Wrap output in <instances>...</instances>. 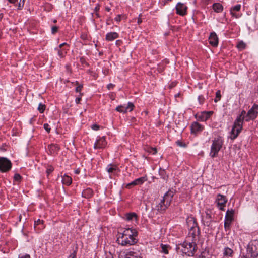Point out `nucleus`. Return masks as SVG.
I'll list each match as a JSON object with an SVG mask.
<instances>
[{"label": "nucleus", "mask_w": 258, "mask_h": 258, "mask_svg": "<svg viewBox=\"0 0 258 258\" xmlns=\"http://www.w3.org/2000/svg\"><path fill=\"white\" fill-rule=\"evenodd\" d=\"M258 114V105L254 104L252 108L249 109L247 114L244 110H242L234 122V125L231 131V133L234 135L233 139L236 138L240 132L244 119L246 121L250 120H254L256 118Z\"/></svg>", "instance_id": "nucleus-1"}, {"label": "nucleus", "mask_w": 258, "mask_h": 258, "mask_svg": "<svg viewBox=\"0 0 258 258\" xmlns=\"http://www.w3.org/2000/svg\"><path fill=\"white\" fill-rule=\"evenodd\" d=\"M137 232L134 229L127 228L122 233H119L117 241L122 245H133L136 243L135 237Z\"/></svg>", "instance_id": "nucleus-2"}, {"label": "nucleus", "mask_w": 258, "mask_h": 258, "mask_svg": "<svg viewBox=\"0 0 258 258\" xmlns=\"http://www.w3.org/2000/svg\"><path fill=\"white\" fill-rule=\"evenodd\" d=\"M174 193L172 191L169 190L164 196L163 199L156 204V209L159 212L164 211L170 205Z\"/></svg>", "instance_id": "nucleus-3"}, {"label": "nucleus", "mask_w": 258, "mask_h": 258, "mask_svg": "<svg viewBox=\"0 0 258 258\" xmlns=\"http://www.w3.org/2000/svg\"><path fill=\"white\" fill-rule=\"evenodd\" d=\"M223 141L221 137H218L213 140L211 152L210 153V155L212 158L217 156L219 151L221 149Z\"/></svg>", "instance_id": "nucleus-4"}, {"label": "nucleus", "mask_w": 258, "mask_h": 258, "mask_svg": "<svg viewBox=\"0 0 258 258\" xmlns=\"http://www.w3.org/2000/svg\"><path fill=\"white\" fill-rule=\"evenodd\" d=\"M186 223L190 230L189 233L192 234L194 237L198 236L199 234V230L196 219L192 217H189L186 219Z\"/></svg>", "instance_id": "nucleus-5"}, {"label": "nucleus", "mask_w": 258, "mask_h": 258, "mask_svg": "<svg viewBox=\"0 0 258 258\" xmlns=\"http://www.w3.org/2000/svg\"><path fill=\"white\" fill-rule=\"evenodd\" d=\"M182 251L183 253L189 256H192L196 250V245L194 242H185L183 243Z\"/></svg>", "instance_id": "nucleus-6"}, {"label": "nucleus", "mask_w": 258, "mask_h": 258, "mask_svg": "<svg viewBox=\"0 0 258 258\" xmlns=\"http://www.w3.org/2000/svg\"><path fill=\"white\" fill-rule=\"evenodd\" d=\"M12 168V163L10 160L6 157H0V171L7 172Z\"/></svg>", "instance_id": "nucleus-7"}, {"label": "nucleus", "mask_w": 258, "mask_h": 258, "mask_svg": "<svg viewBox=\"0 0 258 258\" xmlns=\"http://www.w3.org/2000/svg\"><path fill=\"white\" fill-rule=\"evenodd\" d=\"M234 213V211L233 210H228L226 212L224 223L225 229L229 228L231 223L233 220Z\"/></svg>", "instance_id": "nucleus-8"}, {"label": "nucleus", "mask_w": 258, "mask_h": 258, "mask_svg": "<svg viewBox=\"0 0 258 258\" xmlns=\"http://www.w3.org/2000/svg\"><path fill=\"white\" fill-rule=\"evenodd\" d=\"M244 258H258V248L252 247V250H250L249 246L247 247V253Z\"/></svg>", "instance_id": "nucleus-9"}, {"label": "nucleus", "mask_w": 258, "mask_h": 258, "mask_svg": "<svg viewBox=\"0 0 258 258\" xmlns=\"http://www.w3.org/2000/svg\"><path fill=\"white\" fill-rule=\"evenodd\" d=\"M187 7L183 3H178L176 6L177 13L180 15L183 16L186 14Z\"/></svg>", "instance_id": "nucleus-10"}, {"label": "nucleus", "mask_w": 258, "mask_h": 258, "mask_svg": "<svg viewBox=\"0 0 258 258\" xmlns=\"http://www.w3.org/2000/svg\"><path fill=\"white\" fill-rule=\"evenodd\" d=\"M134 104L131 102H129L127 106L122 105L117 106L116 108V110L120 112L125 113L128 110H129L130 111H132L134 109Z\"/></svg>", "instance_id": "nucleus-11"}, {"label": "nucleus", "mask_w": 258, "mask_h": 258, "mask_svg": "<svg viewBox=\"0 0 258 258\" xmlns=\"http://www.w3.org/2000/svg\"><path fill=\"white\" fill-rule=\"evenodd\" d=\"M216 202L219 209L223 210V208L227 202V200L225 197L221 194L218 195Z\"/></svg>", "instance_id": "nucleus-12"}, {"label": "nucleus", "mask_w": 258, "mask_h": 258, "mask_svg": "<svg viewBox=\"0 0 258 258\" xmlns=\"http://www.w3.org/2000/svg\"><path fill=\"white\" fill-rule=\"evenodd\" d=\"M147 180L146 177H142L135 179L134 181L126 184V187L130 188L131 186H136L142 184L145 181Z\"/></svg>", "instance_id": "nucleus-13"}, {"label": "nucleus", "mask_w": 258, "mask_h": 258, "mask_svg": "<svg viewBox=\"0 0 258 258\" xmlns=\"http://www.w3.org/2000/svg\"><path fill=\"white\" fill-rule=\"evenodd\" d=\"M107 144L104 137H102L98 139L94 144V148L95 149H101L104 148Z\"/></svg>", "instance_id": "nucleus-14"}, {"label": "nucleus", "mask_w": 258, "mask_h": 258, "mask_svg": "<svg viewBox=\"0 0 258 258\" xmlns=\"http://www.w3.org/2000/svg\"><path fill=\"white\" fill-rule=\"evenodd\" d=\"M209 43L213 46H217L218 43V38L215 32L211 33L209 38Z\"/></svg>", "instance_id": "nucleus-15"}, {"label": "nucleus", "mask_w": 258, "mask_h": 258, "mask_svg": "<svg viewBox=\"0 0 258 258\" xmlns=\"http://www.w3.org/2000/svg\"><path fill=\"white\" fill-rule=\"evenodd\" d=\"M65 45H67V43H63L60 44L59 46V48L57 49L58 51V55L60 58H63L67 53V50L66 49L62 48V46Z\"/></svg>", "instance_id": "nucleus-16"}, {"label": "nucleus", "mask_w": 258, "mask_h": 258, "mask_svg": "<svg viewBox=\"0 0 258 258\" xmlns=\"http://www.w3.org/2000/svg\"><path fill=\"white\" fill-rule=\"evenodd\" d=\"M123 256V258H142L139 253L134 251H127Z\"/></svg>", "instance_id": "nucleus-17"}, {"label": "nucleus", "mask_w": 258, "mask_h": 258, "mask_svg": "<svg viewBox=\"0 0 258 258\" xmlns=\"http://www.w3.org/2000/svg\"><path fill=\"white\" fill-rule=\"evenodd\" d=\"M48 152L50 154L56 153L59 150V147L56 144H50L48 146Z\"/></svg>", "instance_id": "nucleus-18"}, {"label": "nucleus", "mask_w": 258, "mask_h": 258, "mask_svg": "<svg viewBox=\"0 0 258 258\" xmlns=\"http://www.w3.org/2000/svg\"><path fill=\"white\" fill-rule=\"evenodd\" d=\"M202 130L201 125L198 122H194L191 125V132L192 133L196 134L198 131Z\"/></svg>", "instance_id": "nucleus-19"}, {"label": "nucleus", "mask_w": 258, "mask_h": 258, "mask_svg": "<svg viewBox=\"0 0 258 258\" xmlns=\"http://www.w3.org/2000/svg\"><path fill=\"white\" fill-rule=\"evenodd\" d=\"M118 34L116 32H110L106 34V39L107 41H112L118 38Z\"/></svg>", "instance_id": "nucleus-20"}, {"label": "nucleus", "mask_w": 258, "mask_h": 258, "mask_svg": "<svg viewBox=\"0 0 258 258\" xmlns=\"http://www.w3.org/2000/svg\"><path fill=\"white\" fill-rule=\"evenodd\" d=\"M106 169L109 173H115L118 171V168L115 165H109L107 167Z\"/></svg>", "instance_id": "nucleus-21"}, {"label": "nucleus", "mask_w": 258, "mask_h": 258, "mask_svg": "<svg viewBox=\"0 0 258 258\" xmlns=\"http://www.w3.org/2000/svg\"><path fill=\"white\" fill-rule=\"evenodd\" d=\"M72 179L71 177L64 175L62 176V182L64 184L69 185L72 183Z\"/></svg>", "instance_id": "nucleus-22"}, {"label": "nucleus", "mask_w": 258, "mask_h": 258, "mask_svg": "<svg viewBox=\"0 0 258 258\" xmlns=\"http://www.w3.org/2000/svg\"><path fill=\"white\" fill-rule=\"evenodd\" d=\"M82 196L86 198H90L93 195V191L90 188H87L82 192Z\"/></svg>", "instance_id": "nucleus-23"}, {"label": "nucleus", "mask_w": 258, "mask_h": 258, "mask_svg": "<svg viewBox=\"0 0 258 258\" xmlns=\"http://www.w3.org/2000/svg\"><path fill=\"white\" fill-rule=\"evenodd\" d=\"M213 8L216 12L219 13L222 11L223 6L220 3H215L213 5Z\"/></svg>", "instance_id": "nucleus-24"}, {"label": "nucleus", "mask_w": 258, "mask_h": 258, "mask_svg": "<svg viewBox=\"0 0 258 258\" xmlns=\"http://www.w3.org/2000/svg\"><path fill=\"white\" fill-rule=\"evenodd\" d=\"M34 226L35 228H37L38 229H43L44 227L43 225V221L40 219H38L37 221H35Z\"/></svg>", "instance_id": "nucleus-25"}, {"label": "nucleus", "mask_w": 258, "mask_h": 258, "mask_svg": "<svg viewBox=\"0 0 258 258\" xmlns=\"http://www.w3.org/2000/svg\"><path fill=\"white\" fill-rule=\"evenodd\" d=\"M233 250L229 248L225 247L224 249L223 255L224 256H232Z\"/></svg>", "instance_id": "nucleus-26"}, {"label": "nucleus", "mask_w": 258, "mask_h": 258, "mask_svg": "<svg viewBox=\"0 0 258 258\" xmlns=\"http://www.w3.org/2000/svg\"><path fill=\"white\" fill-rule=\"evenodd\" d=\"M212 114V112H203L199 117L201 118V120L202 121H205L207 120Z\"/></svg>", "instance_id": "nucleus-27"}, {"label": "nucleus", "mask_w": 258, "mask_h": 258, "mask_svg": "<svg viewBox=\"0 0 258 258\" xmlns=\"http://www.w3.org/2000/svg\"><path fill=\"white\" fill-rule=\"evenodd\" d=\"M240 8H241L240 5H236V6L233 7L230 10V13H231V14L232 15V16L235 17L236 18H237V16L236 15V14L235 13L233 12V11H239L240 10Z\"/></svg>", "instance_id": "nucleus-28"}, {"label": "nucleus", "mask_w": 258, "mask_h": 258, "mask_svg": "<svg viewBox=\"0 0 258 258\" xmlns=\"http://www.w3.org/2000/svg\"><path fill=\"white\" fill-rule=\"evenodd\" d=\"M161 247L162 248V252L166 254L168 253V248H170V247L168 245L162 244L161 245Z\"/></svg>", "instance_id": "nucleus-29"}, {"label": "nucleus", "mask_w": 258, "mask_h": 258, "mask_svg": "<svg viewBox=\"0 0 258 258\" xmlns=\"http://www.w3.org/2000/svg\"><path fill=\"white\" fill-rule=\"evenodd\" d=\"M134 218L136 219V214L134 213H128L126 215V219L127 220H132Z\"/></svg>", "instance_id": "nucleus-30"}, {"label": "nucleus", "mask_w": 258, "mask_h": 258, "mask_svg": "<svg viewBox=\"0 0 258 258\" xmlns=\"http://www.w3.org/2000/svg\"><path fill=\"white\" fill-rule=\"evenodd\" d=\"M45 105L42 103H40L39 104V106L38 107V110L39 111V112L40 113H43L44 112V111L45 110Z\"/></svg>", "instance_id": "nucleus-31"}, {"label": "nucleus", "mask_w": 258, "mask_h": 258, "mask_svg": "<svg viewBox=\"0 0 258 258\" xmlns=\"http://www.w3.org/2000/svg\"><path fill=\"white\" fill-rule=\"evenodd\" d=\"M21 176L18 173L15 174L14 176V179L15 181L17 182H20L21 181Z\"/></svg>", "instance_id": "nucleus-32"}, {"label": "nucleus", "mask_w": 258, "mask_h": 258, "mask_svg": "<svg viewBox=\"0 0 258 258\" xmlns=\"http://www.w3.org/2000/svg\"><path fill=\"white\" fill-rule=\"evenodd\" d=\"M237 47L239 49H244L245 47V43L244 42L241 41V42H239L237 44Z\"/></svg>", "instance_id": "nucleus-33"}, {"label": "nucleus", "mask_w": 258, "mask_h": 258, "mask_svg": "<svg viewBox=\"0 0 258 258\" xmlns=\"http://www.w3.org/2000/svg\"><path fill=\"white\" fill-rule=\"evenodd\" d=\"M148 152L153 155L157 153V149L155 148L151 147L148 149Z\"/></svg>", "instance_id": "nucleus-34"}, {"label": "nucleus", "mask_w": 258, "mask_h": 258, "mask_svg": "<svg viewBox=\"0 0 258 258\" xmlns=\"http://www.w3.org/2000/svg\"><path fill=\"white\" fill-rule=\"evenodd\" d=\"M54 170L53 167L49 166L47 168L46 173L47 175H49Z\"/></svg>", "instance_id": "nucleus-35"}, {"label": "nucleus", "mask_w": 258, "mask_h": 258, "mask_svg": "<svg viewBox=\"0 0 258 258\" xmlns=\"http://www.w3.org/2000/svg\"><path fill=\"white\" fill-rule=\"evenodd\" d=\"M24 5V0H20V2L18 4V9H21Z\"/></svg>", "instance_id": "nucleus-36"}, {"label": "nucleus", "mask_w": 258, "mask_h": 258, "mask_svg": "<svg viewBox=\"0 0 258 258\" xmlns=\"http://www.w3.org/2000/svg\"><path fill=\"white\" fill-rule=\"evenodd\" d=\"M44 129L48 132L49 133L50 131V128L49 127V125L47 123H45L44 124Z\"/></svg>", "instance_id": "nucleus-37"}, {"label": "nucleus", "mask_w": 258, "mask_h": 258, "mask_svg": "<svg viewBox=\"0 0 258 258\" xmlns=\"http://www.w3.org/2000/svg\"><path fill=\"white\" fill-rule=\"evenodd\" d=\"M198 100L200 104H203L204 102L205 98L203 96H199L198 97Z\"/></svg>", "instance_id": "nucleus-38"}, {"label": "nucleus", "mask_w": 258, "mask_h": 258, "mask_svg": "<svg viewBox=\"0 0 258 258\" xmlns=\"http://www.w3.org/2000/svg\"><path fill=\"white\" fill-rule=\"evenodd\" d=\"M58 27L57 26H53L51 28V32L52 34L55 33L57 31Z\"/></svg>", "instance_id": "nucleus-39"}, {"label": "nucleus", "mask_w": 258, "mask_h": 258, "mask_svg": "<svg viewBox=\"0 0 258 258\" xmlns=\"http://www.w3.org/2000/svg\"><path fill=\"white\" fill-rule=\"evenodd\" d=\"M159 173L163 177V178L164 179L165 178V177L164 176V174H165V170H163V169H161V168L160 169V170H159Z\"/></svg>", "instance_id": "nucleus-40"}, {"label": "nucleus", "mask_w": 258, "mask_h": 258, "mask_svg": "<svg viewBox=\"0 0 258 258\" xmlns=\"http://www.w3.org/2000/svg\"><path fill=\"white\" fill-rule=\"evenodd\" d=\"M91 128L94 130L97 131L99 129L100 126L97 124H93L92 125Z\"/></svg>", "instance_id": "nucleus-41"}, {"label": "nucleus", "mask_w": 258, "mask_h": 258, "mask_svg": "<svg viewBox=\"0 0 258 258\" xmlns=\"http://www.w3.org/2000/svg\"><path fill=\"white\" fill-rule=\"evenodd\" d=\"M68 258H76V251H74V252L69 255Z\"/></svg>", "instance_id": "nucleus-42"}, {"label": "nucleus", "mask_w": 258, "mask_h": 258, "mask_svg": "<svg viewBox=\"0 0 258 258\" xmlns=\"http://www.w3.org/2000/svg\"><path fill=\"white\" fill-rule=\"evenodd\" d=\"M83 87V86L82 85H80L78 86H77L76 88V91L77 92H80Z\"/></svg>", "instance_id": "nucleus-43"}, {"label": "nucleus", "mask_w": 258, "mask_h": 258, "mask_svg": "<svg viewBox=\"0 0 258 258\" xmlns=\"http://www.w3.org/2000/svg\"><path fill=\"white\" fill-rule=\"evenodd\" d=\"M106 258H113V255L110 252L106 253Z\"/></svg>", "instance_id": "nucleus-44"}, {"label": "nucleus", "mask_w": 258, "mask_h": 258, "mask_svg": "<svg viewBox=\"0 0 258 258\" xmlns=\"http://www.w3.org/2000/svg\"><path fill=\"white\" fill-rule=\"evenodd\" d=\"M216 98H218V100L220 99L221 98V94H220V91H217L216 93Z\"/></svg>", "instance_id": "nucleus-45"}, {"label": "nucleus", "mask_w": 258, "mask_h": 258, "mask_svg": "<svg viewBox=\"0 0 258 258\" xmlns=\"http://www.w3.org/2000/svg\"><path fill=\"white\" fill-rule=\"evenodd\" d=\"M114 84L110 83L107 86V88L108 90H110V89H112L114 87Z\"/></svg>", "instance_id": "nucleus-46"}, {"label": "nucleus", "mask_w": 258, "mask_h": 258, "mask_svg": "<svg viewBox=\"0 0 258 258\" xmlns=\"http://www.w3.org/2000/svg\"><path fill=\"white\" fill-rule=\"evenodd\" d=\"M176 143H177V145L180 147H184L185 146V144H183V143L180 141H177Z\"/></svg>", "instance_id": "nucleus-47"}, {"label": "nucleus", "mask_w": 258, "mask_h": 258, "mask_svg": "<svg viewBox=\"0 0 258 258\" xmlns=\"http://www.w3.org/2000/svg\"><path fill=\"white\" fill-rule=\"evenodd\" d=\"M121 20V16L120 15H117L115 18V20L117 22H119Z\"/></svg>", "instance_id": "nucleus-48"}, {"label": "nucleus", "mask_w": 258, "mask_h": 258, "mask_svg": "<svg viewBox=\"0 0 258 258\" xmlns=\"http://www.w3.org/2000/svg\"><path fill=\"white\" fill-rule=\"evenodd\" d=\"M81 100V97H77L76 99V103L77 104H79L80 103V100Z\"/></svg>", "instance_id": "nucleus-49"}, {"label": "nucleus", "mask_w": 258, "mask_h": 258, "mask_svg": "<svg viewBox=\"0 0 258 258\" xmlns=\"http://www.w3.org/2000/svg\"><path fill=\"white\" fill-rule=\"evenodd\" d=\"M138 24H140L142 22L141 18H140V16H139V18H138V21H137Z\"/></svg>", "instance_id": "nucleus-50"}, {"label": "nucleus", "mask_w": 258, "mask_h": 258, "mask_svg": "<svg viewBox=\"0 0 258 258\" xmlns=\"http://www.w3.org/2000/svg\"><path fill=\"white\" fill-rule=\"evenodd\" d=\"M205 218H206V219H210L211 218V216L210 215V214L207 213Z\"/></svg>", "instance_id": "nucleus-51"}, {"label": "nucleus", "mask_w": 258, "mask_h": 258, "mask_svg": "<svg viewBox=\"0 0 258 258\" xmlns=\"http://www.w3.org/2000/svg\"><path fill=\"white\" fill-rule=\"evenodd\" d=\"M66 69L68 72H71V70L69 66H66Z\"/></svg>", "instance_id": "nucleus-52"}, {"label": "nucleus", "mask_w": 258, "mask_h": 258, "mask_svg": "<svg viewBox=\"0 0 258 258\" xmlns=\"http://www.w3.org/2000/svg\"><path fill=\"white\" fill-rule=\"evenodd\" d=\"M21 258H30V257L29 255H26L22 256Z\"/></svg>", "instance_id": "nucleus-53"}, {"label": "nucleus", "mask_w": 258, "mask_h": 258, "mask_svg": "<svg viewBox=\"0 0 258 258\" xmlns=\"http://www.w3.org/2000/svg\"><path fill=\"white\" fill-rule=\"evenodd\" d=\"M75 173L77 174H79L80 173V170L79 169H76L75 171Z\"/></svg>", "instance_id": "nucleus-54"}, {"label": "nucleus", "mask_w": 258, "mask_h": 258, "mask_svg": "<svg viewBox=\"0 0 258 258\" xmlns=\"http://www.w3.org/2000/svg\"><path fill=\"white\" fill-rule=\"evenodd\" d=\"M11 3H14L17 0H8Z\"/></svg>", "instance_id": "nucleus-55"}, {"label": "nucleus", "mask_w": 258, "mask_h": 258, "mask_svg": "<svg viewBox=\"0 0 258 258\" xmlns=\"http://www.w3.org/2000/svg\"><path fill=\"white\" fill-rule=\"evenodd\" d=\"M105 9L108 12H109L110 11V9L109 8H108V7H106Z\"/></svg>", "instance_id": "nucleus-56"}, {"label": "nucleus", "mask_w": 258, "mask_h": 258, "mask_svg": "<svg viewBox=\"0 0 258 258\" xmlns=\"http://www.w3.org/2000/svg\"><path fill=\"white\" fill-rule=\"evenodd\" d=\"M219 100H218V98L216 97V98H215V100H214V101H215V102H217V101H218Z\"/></svg>", "instance_id": "nucleus-57"}, {"label": "nucleus", "mask_w": 258, "mask_h": 258, "mask_svg": "<svg viewBox=\"0 0 258 258\" xmlns=\"http://www.w3.org/2000/svg\"><path fill=\"white\" fill-rule=\"evenodd\" d=\"M21 218H22V215H20L19 216V221H21Z\"/></svg>", "instance_id": "nucleus-58"}, {"label": "nucleus", "mask_w": 258, "mask_h": 258, "mask_svg": "<svg viewBox=\"0 0 258 258\" xmlns=\"http://www.w3.org/2000/svg\"><path fill=\"white\" fill-rule=\"evenodd\" d=\"M107 73H108V71L104 72V74L105 75H106L107 74Z\"/></svg>", "instance_id": "nucleus-59"}, {"label": "nucleus", "mask_w": 258, "mask_h": 258, "mask_svg": "<svg viewBox=\"0 0 258 258\" xmlns=\"http://www.w3.org/2000/svg\"><path fill=\"white\" fill-rule=\"evenodd\" d=\"M2 17V14H0V18Z\"/></svg>", "instance_id": "nucleus-60"}, {"label": "nucleus", "mask_w": 258, "mask_h": 258, "mask_svg": "<svg viewBox=\"0 0 258 258\" xmlns=\"http://www.w3.org/2000/svg\"><path fill=\"white\" fill-rule=\"evenodd\" d=\"M53 22H54V23H56V20H54V21H53Z\"/></svg>", "instance_id": "nucleus-61"}, {"label": "nucleus", "mask_w": 258, "mask_h": 258, "mask_svg": "<svg viewBox=\"0 0 258 258\" xmlns=\"http://www.w3.org/2000/svg\"><path fill=\"white\" fill-rule=\"evenodd\" d=\"M76 84H78V82L77 81L76 82Z\"/></svg>", "instance_id": "nucleus-62"}]
</instances>
